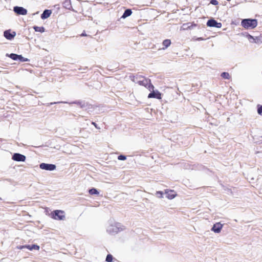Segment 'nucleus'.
Here are the masks:
<instances>
[{
	"label": "nucleus",
	"mask_w": 262,
	"mask_h": 262,
	"mask_svg": "<svg viewBox=\"0 0 262 262\" xmlns=\"http://www.w3.org/2000/svg\"><path fill=\"white\" fill-rule=\"evenodd\" d=\"M165 193L166 194V198L169 200L174 199L177 195L176 192L172 190H165Z\"/></svg>",
	"instance_id": "12"
},
{
	"label": "nucleus",
	"mask_w": 262,
	"mask_h": 262,
	"mask_svg": "<svg viewBox=\"0 0 262 262\" xmlns=\"http://www.w3.org/2000/svg\"><path fill=\"white\" fill-rule=\"evenodd\" d=\"M34 29L36 32H43L45 31V29L42 27L35 26Z\"/></svg>",
	"instance_id": "17"
},
{
	"label": "nucleus",
	"mask_w": 262,
	"mask_h": 262,
	"mask_svg": "<svg viewBox=\"0 0 262 262\" xmlns=\"http://www.w3.org/2000/svg\"><path fill=\"white\" fill-rule=\"evenodd\" d=\"M197 40H203L204 39L202 37H199L196 39Z\"/></svg>",
	"instance_id": "32"
},
{
	"label": "nucleus",
	"mask_w": 262,
	"mask_h": 262,
	"mask_svg": "<svg viewBox=\"0 0 262 262\" xmlns=\"http://www.w3.org/2000/svg\"><path fill=\"white\" fill-rule=\"evenodd\" d=\"M51 217L56 220H63L65 219L64 212L60 210H56L51 213Z\"/></svg>",
	"instance_id": "4"
},
{
	"label": "nucleus",
	"mask_w": 262,
	"mask_h": 262,
	"mask_svg": "<svg viewBox=\"0 0 262 262\" xmlns=\"http://www.w3.org/2000/svg\"><path fill=\"white\" fill-rule=\"evenodd\" d=\"M151 92L149 94L148 96V98H157V99H161L162 98H161V94L157 90L156 91H154V90H151L150 91Z\"/></svg>",
	"instance_id": "10"
},
{
	"label": "nucleus",
	"mask_w": 262,
	"mask_h": 262,
	"mask_svg": "<svg viewBox=\"0 0 262 262\" xmlns=\"http://www.w3.org/2000/svg\"><path fill=\"white\" fill-rule=\"evenodd\" d=\"M242 26L245 29H253L257 25V21L255 19H244L242 21Z\"/></svg>",
	"instance_id": "3"
},
{
	"label": "nucleus",
	"mask_w": 262,
	"mask_h": 262,
	"mask_svg": "<svg viewBox=\"0 0 262 262\" xmlns=\"http://www.w3.org/2000/svg\"><path fill=\"white\" fill-rule=\"evenodd\" d=\"M52 13V11L50 10H46L43 11V13L41 15V18L42 19H46L50 17Z\"/></svg>",
	"instance_id": "13"
},
{
	"label": "nucleus",
	"mask_w": 262,
	"mask_h": 262,
	"mask_svg": "<svg viewBox=\"0 0 262 262\" xmlns=\"http://www.w3.org/2000/svg\"><path fill=\"white\" fill-rule=\"evenodd\" d=\"M106 231L109 234L115 235L125 229V227L114 220H109L105 226Z\"/></svg>",
	"instance_id": "1"
},
{
	"label": "nucleus",
	"mask_w": 262,
	"mask_h": 262,
	"mask_svg": "<svg viewBox=\"0 0 262 262\" xmlns=\"http://www.w3.org/2000/svg\"><path fill=\"white\" fill-rule=\"evenodd\" d=\"M14 11L18 15H26L27 10L23 7L16 6L14 7Z\"/></svg>",
	"instance_id": "9"
},
{
	"label": "nucleus",
	"mask_w": 262,
	"mask_h": 262,
	"mask_svg": "<svg viewBox=\"0 0 262 262\" xmlns=\"http://www.w3.org/2000/svg\"><path fill=\"white\" fill-rule=\"evenodd\" d=\"M249 40L250 42H252V41H254L255 40V38L253 36H251V35L249 34H247L245 36Z\"/></svg>",
	"instance_id": "21"
},
{
	"label": "nucleus",
	"mask_w": 262,
	"mask_h": 262,
	"mask_svg": "<svg viewBox=\"0 0 262 262\" xmlns=\"http://www.w3.org/2000/svg\"><path fill=\"white\" fill-rule=\"evenodd\" d=\"M221 76L223 78L227 79H229L230 78V76L229 74L228 73H227V72H223V73H222V74H221Z\"/></svg>",
	"instance_id": "19"
},
{
	"label": "nucleus",
	"mask_w": 262,
	"mask_h": 262,
	"mask_svg": "<svg viewBox=\"0 0 262 262\" xmlns=\"http://www.w3.org/2000/svg\"><path fill=\"white\" fill-rule=\"evenodd\" d=\"M252 42L261 43H262V36H259V37H255V40L254 41H252Z\"/></svg>",
	"instance_id": "18"
},
{
	"label": "nucleus",
	"mask_w": 262,
	"mask_h": 262,
	"mask_svg": "<svg viewBox=\"0 0 262 262\" xmlns=\"http://www.w3.org/2000/svg\"><path fill=\"white\" fill-rule=\"evenodd\" d=\"M33 249H35V250H38L39 249V246L38 245H32V250Z\"/></svg>",
	"instance_id": "27"
},
{
	"label": "nucleus",
	"mask_w": 262,
	"mask_h": 262,
	"mask_svg": "<svg viewBox=\"0 0 262 262\" xmlns=\"http://www.w3.org/2000/svg\"><path fill=\"white\" fill-rule=\"evenodd\" d=\"M207 26L210 27H215L217 28H221L222 27V24L221 23H217L215 20L213 19H210L207 22Z\"/></svg>",
	"instance_id": "7"
},
{
	"label": "nucleus",
	"mask_w": 262,
	"mask_h": 262,
	"mask_svg": "<svg viewBox=\"0 0 262 262\" xmlns=\"http://www.w3.org/2000/svg\"><path fill=\"white\" fill-rule=\"evenodd\" d=\"M106 261L107 262H112L113 261V256L111 254H108L106 258Z\"/></svg>",
	"instance_id": "24"
},
{
	"label": "nucleus",
	"mask_w": 262,
	"mask_h": 262,
	"mask_svg": "<svg viewBox=\"0 0 262 262\" xmlns=\"http://www.w3.org/2000/svg\"><path fill=\"white\" fill-rule=\"evenodd\" d=\"M6 56L14 60H17L18 58V55L13 53L10 54H7Z\"/></svg>",
	"instance_id": "16"
},
{
	"label": "nucleus",
	"mask_w": 262,
	"mask_h": 262,
	"mask_svg": "<svg viewBox=\"0 0 262 262\" xmlns=\"http://www.w3.org/2000/svg\"><path fill=\"white\" fill-rule=\"evenodd\" d=\"M12 159L15 161L24 162L26 160V157L23 155L15 153L13 155Z\"/></svg>",
	"instance_id": "8"
},
{
	"label": "nucleus",
	"mask_w": 262,
	"mask_h": 262,
	"mask_svg": "<svg viewBox=\"0 0 262 262\" xmlns=\"http://www.w3.org/2000/svg\"><path fill=\"white\" fill-rule=\"evenodd\" d=\"M17 60H19L21 61H28L29 60L28 58H24L21 55H18Z\"/></svg>",
	"instance_id": "22"
},
{
	"label": "nucleus",
	"mask_w": 262,
	"mask_h": 262,
	"mask_svg": "<svg viewBox=\"0 0 262 262\" xmlns=\"http://www.w3.org/2000/svg\"><path fill=\"white\" fill-rule=\"evenodd\" d=\"M134 82L138 83L140 85H143L147 88L149 91L153 90L154 86L150 83V80L141 76L137 77L133 80Z\"/></svg>",
	"instance_id": "2"
},
{
	"label": "nucleus",
	"mask_w": 262,
	"mask_h": 262,
	"mask_svg": "<svg viewBox=\"0 0 262 262\" xmlns=\"http://www.w3.org/2000/svg\"><path fill=\"white\" fill-rule=\"evenodd\" d=\"M186 25H187V24H184V25H183V26L184 27V26H186Z\"/></svg>",
	"instance_id": "34"
},
{
	"label": "nucleus",
	"mask_w": 262,
	"mask_h": 262,
	"mask_svg": "<svg viewBox=\"0 0 262 262\" xmlns=\"http://www.w3.org/2000/svg\"><path fill=\"white\" fill-rule=\"evenodd\" d=\"M257 113L259 115L262 116V105H257Z\"/></svg>",
	"instance_id": "23"
},
{
	"label": "nucleus",
	"mask_w": 262,
	"mask_h": 262,
	"mask_svg": "<svg viewBox=\"0 0 262 262\" xmlns=\"http://www.w3.org/2000/svg\"><path fill=\"white\" fill-rule=\"evenodd\" d=\"M25 248H27L30 250H32V246L30 245H25Z\"/></svg>",
	"instance_id": "29"
},
{
	"label": "nucleus",
	"mask_w": 262,
	"mask_h": 262,
	"mask_svg": "<svg viewBox=\"0 0 262 262\" xmlns=\"http://www.w3.org/2000/svg\"><path fill=\"white\" fill-rule=\"evenodd\" d=\"M196 26V25L195 24H192L190 26H188L187 28H192L193 27H194Z\"/></svg>",
	"instance_id": "30"
},
{
	"label": "nucleus",
	"mask_w": 262,
	"mask_h": 262,
	"mask_svg": "<svg viewBox=\"0 0 262 262\" xmlns=\"http://www.w3.org/2000/svg\"><path fill=\"white\" fill-rule=\"evenodd\" d=\"M132 14V11L130 9H127L125 11L123 15H122L123 18H125L130 16Z\"/></svg>",
	"instance_id": "15"
},
{
	"label": "nucleus",
	"mask_w": 262,
	"mask_h": 262,
	"mask_svg": "<svg viewBox=\"0 0 262 262\" xmlns=\"http://www.w3.org/2000/svg\"><path fill=\"white\" fill-rule=\"evenodd\" d=\"M156 195L157 197L159 198H163V192L161 191H157L156 193Z\"/></svg>",
	"instance_id": "25"
},
{
	"label": "nucleus",
	"mask_w": 262,
	"mask_h": 262,
	"mask_svg": "<svg viewBox=\"0 0 262 262\" xmlns=\"http://www.w3.org/2000/svg\"><path fill=\"white\" fill-rule=\"evenodd\" d=\"M81 36H86V34H84V33H82V34H81Z\"/></svg>",
	"instance_id": "33"
},
{
	"label": "nucleus",
	"mask_w": 262,
	"mask_h": 262,
	"mask_svg": "<svg viewBox=\"0 0 262 262\" xmlns=\"http://www.w3.org/2000/svg\"><path fill=\"white\" fill-rule=\"evenodd\" d=\"M210 3L214 5H217L218 2L216 0H211Z\"/></svg>",
	"instance_id": "28"
},
{
	"label": "nucleus",
	"mask_w": 262,
	"mask_h": 262,
	"mask_svg": "<svg viewBox=\"0 0 262 262\" xmlns=\"http://www.w3.org/2000/svg\"><path fill=\"white\" fill-rule=\"evenodd\" d=\"M163 45L165 47L163 49H165L168 48L171 44V41L169 39H165L162 42Z\"/></svg>",
	"instance_id": "14"
},
{
	"label": "nucleus",
	"mask_w": 262,
	"mask_h": 262,
	"mask_svg": "<svg viewBox=\"0 0 262 262\" xmlns=\"http://www.w3.org/2000/svg\"><path fill=\"white\" fill-rule=\"evenodd\" d=\"M224 225L220 222L216 223L212 226L211 230L215 233H220Z\"/></svg>",
	"instance_id": "6"
},
{
	"label": "nucleus",
	"mask_w": 262,
	"mask_h": 262,
	"mask_svg": "<svg viewBox=\"0 0 262 262\" xmlns=\"http://www.w3.org/2000/svg\"><path fill=\"white\" fill-rule=\"evenodd\" d=\"M126 158L125 156L123 155H120L118 157V159L119 160H126Z\"/></svg>",
	"instance_id": "26"
},
{
	"label": "nucleus",
	"mask_w": 262,
	"mask_h": 262,
	"mask_svg": "<svg viewBox=\"0 0 262 262\" xmlns=\"http://www.w3.org/2000/svg\"><path fill=\"white\" fill-rule=\"evenodd\" d=\"M4 36L9 40L12 39L16 35V33L14 31H11V30H6L4 33Z\"/></svg>",
	"instance_id": "11"
},
{
	"label": "nucleus",
	"mask_w": 262,
	"mask_h": 262,
	"mask_svg": "<svg viewBox=\"0 0 262 262\" xmlns=\"http://www.w3.org/2000/svg\"><path fill=\"white\" fill-rule=\"evenodd\" d=\"M39 167L44 170L52 171L56 169V166L54 164H47V163H41L39 165Z\"/></svg>",
	"instance_id": "5"
},
{
	"label": "nucleus",
	"mask_w": 262,
	"mask_h": 262,
	"mask_svg": "<svg viewBox=\"0 0 262 262\" xmlns=\"http://www.w3.org/2000/svg\"><path fill=\"white\" fill-rule=\"evenodd\" d=\"M89 193H90V194H91L92 195H93V194H97V195H98V194H99V192L95 188L91 189L89 190Z\"/></svg>",
	"instance_id": "20"
},
{
	"label": "nucleus",
	"mask_w": 262,
	"mask_h": 262,
	"mask_svg": "<svg viewBox=\"0 0 262 262\" xmlns=\"http://www.w3.org/2000/svg\"><path fill=\"white\" fill-rule=\"evenodd\" d=\"M17 249H22L23 248H25V246H17Z\"/></svg>",
	"instance_id": "31"
}]
</instances>
